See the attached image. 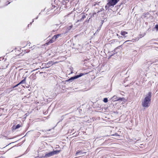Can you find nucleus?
I'll list each match as a JSON object with an SVG mask.
<instances>
[{"label": "nucleus", "mask_w": 158, "mask_h": 158, "mask_svg": "<svg viewBox=\"0 0 158 158\" xmlns=\"http://www.w3.org/2000/svg\"><path fill=\"white\" fill-rule=\"evenodd\" d=\"M152 97V93L149 92L148 94L146 95L145 97L142 101V105L143 107H148L151 103Z\"/></svg>", "instance_id": "nucleus-1"}, {"label": "nucleus", "mask_w": 158, "mask_h": 158, "mask_svg": "<svg viewBox=\"0 0 158 158\" xmlns=\"http://www.w3.org/2000/svg\"><path fill=\"white\" fill-rule=\"evenodd\" d=\"M60 150H55L52 152H51L48 153L46 154L45 156H42L41 157L39 158H48L52 156L58 154L60 152Z\"/></svg>", "instance_id": "nucleus-2"}, {"label": "nucleus", "mask_w": 158, "mask_h": 158, "mask_svg": "<svg viewBox=\"0 0 158 158\" xmlns=\"http://www.w3.org/2000/svg\"><path fill=\"white\" fill-rule=\"evenodd\" d=\"M70 2L69 1L66 2L65 1H63L62 2V5L61 6L60 8L62 9H63L64 8H67L70 7Z\"/></svg>", "instance_id": "nucleus-3"}, {"label": "nucleus", "mask_w": 158, "mask_h": 158, "mask_svg": "<svg viewBox=\"0 0 158 158\" xmlns=\"http://www.w3.org/2000/svg\"><path fill=\"white\" fill-rule=\"evenodd\" d=\"M120 0H108V3L111 6H114V5H116V3L119 1Z\"/></svg>", "instance_id": "nucleus-4"}, {"label": "nucleus", "mask_w": 158, "mask_h": 158, "mask_svg": "<svg viewBox=\"0 0 158 158\" xmlns=\"http://www.w3.org/2000/svg\"><path fill=\"white\" fill-rule=\"evenodd\" d=\"M87 15H85V13H82L81 14L80 17L81 18L77 21V22H82L84 19L86 18Z\"/></svg>", "instance_id": "nucleus-5"}, {"label": "nucleus", "mask_w": 158, "mask_h": 158, "mask_svg": "<svg viewBox=\"0 0 158 158\" xmlns=\"http://www.w3.org/2000/svg\"><path fill=\"white\" fill-rule=\"evenodd\" d=\"M151 15L148 12L146 13H143V14L142 17L143 18L148 19V18H150L151 17Z\"/></svg>", "instance_id": "nucleus-6"}, {"label": "nucleus", "mask_w": 158, "mask_h": 158, "mask_svg": "<svg viewBox=\"0 0 158 158\" xmlns=\"http://www.w3.org/2000/svg\"><path fill=\"white\" fill-rule=\"evenodd\" d=\"M83 75V74L82 73H81L80 74L77 75V76H74L73 77H71L69 80V81H70L72 80H73L75 79H76L78 78H79L81 76H82Z\"/></svg>", "instance_id": "nucleus-7"}, {"label": "nucleus", "mask_w": 158, "mask_h": 158, "mask_svg": "<svg viewBox=\"0 0 158 158\" xmlns=\"http://www.w3.org/2000/svg\"><path fill=\"white\" fill-rule=\"evenodd\" d=\"M58 26V25H54L52 26V28L53 29L52 31V32H54L56 31L58 28H57Z\"/></svg>", "instance_id": "nucleus-8"}, {"label": "nucleus", "mask_w": 158, "mask_h": 158, "mask_svg": "<svg viewBox=\"0 0 158 158\" xmlns=\"http://www.w3.org/2000/svg\"><path fill=\"white\" fill-rule=\"evenodd\" d=\"M121 99V98H118L117 97V96L115 95H114V96H113L112 98V100L113 101H118L120 100Z\"/></svg>", "instance_id": "nucleus-9"}, {"label": "nucleus", "mask_w": 158, "mask_h": 158, "mask_svg": "<svg viewBox=\"0 0 158 158\" xmlns=\"http://www.w3.org/2000/svg\"><path fill=\"white\" fill-rule=\"evenodd\" d=\"M62 35V34H58L56 35H54L53 37H54V39H55L56 40V39L57 38H59L60 37H61Z\"/></svg>", "instance_id": "nucleus-10"}, {"label": "nucleus", "mask_w": 158, "mask_h": 158, "mask_svg": "<svg viewBox=\"0 0 158 158\" xmlns=\"http://www.w3.org/2000/svg\"><path fill=\"white\" fill-rule=\"evenodd\" d=\"M56 40L55 39H54V37H52V39H51L48 42V44H51L52 43L54 42Z\"/></svg>", "instance_id": "nucleus-11"}, {"label": "nucleus", "mask_w": 158, "mask_h": 158, "mask_svg": "<svg viewBox=\"0 0 158 158\" xmlns=\"http://www.w3.org/2000/svg\"><path fill=\"white\" fill-rule=\"evenodd\" d=\"M121 34L122 35H123L124 37H126V35L127 34V32L125 31H122L121 33Z\"/></svg>", "instance_id": "nucleus-12"}, {"label": "nucleus", "mask_w": 158, "mask_h": 158, "mask_svg": "<svg viewBox=\"0 0 158 158\" xmlns=\"http://www.w3.org/2000/svg\"><path fill=\"white\" fill-rule=\"evenodd\" d=\"M84 153L85 152H83V151H78L76 153V156H77L78 155H81L83 154V153Z\"/></svg>", "instance_id": "nucleus-13"}, {"label": "nucleus", "mask_w": 158, "mask_h": 158, "mask_svg": "<svg viewBox=\"0 0 158 158\" xmlns=\"http://www.w3.org/2000/svg\"><path fill=\"white\" fill-rule=\"evenodd\" d=\"M111 6L110 5L108 2L106 6H105V8L106 10H107L109 9V7Z\"/></svg>", "instance_id": "nucleus-14"}, {"label": "nucleus", "mask_w": 158, "mask_h": 158, "mask_svg": "<svg viewBox=\"0 0 158 158\" xmlns=\"http://www.w3.org/2000/svg\"><path fill=\"white\" fill-rule=\"evenodd\" d=\"M26 77H25L24 79L22 80L20 82V84H25L26 83Z\"/></svg>", "instance_id": "nucleus-15"}, {"label": "nucleus", "mask_w": 158, "mask_h": 158, "mask_svg": "<svg viewBox=\"0 0 158 158\" xmlns=\"http://www.w3.org/2000/svg\"><path fill=\"white\" fill-rule=\"evenodd\" d=\"M96 14V13H93V14L92 15H91V14H89V18H92L94 16V15H95Z\"/></svg>", "instance_id": "nucleus-16"}, {"label": "nucleus", "mask_w": 158, "mask_h": 158, "mask_svg": "<svg viewBox=\"0 0 158 158\" xmlns=\"http://www.w3.org/2000/svg\"><path fill=\"white\" fill-rule=\"evenodd\" d=\"M103 101L105 102H108V99L107 98H104Z\"/></svg>", "instance_id": "nucleus-17"}, {"label": "nucleus", "mask_w": 158, "mask_h": 158, "mask_svg": "<svg viewBox=\"0 0 158 158\" xmlns=\"http://www.w3.org/2000/svg\"><path fill=\"white\" fill-rule=\"evenodd\" d=\"M104 10V9L103 8H100V10H99L98 11V12H101V11H103Z\"/></svg>", "instance_id": "nucleus-18"}, {"label": "nucleus", "mask_w": 158, "mask_h": 158, "mask_svg": "<svg viewBox=\"0 0 158 158\" xmlns=\"http://www.w3.org/2000/svg\"><path fill=\"white\" fill-rule=\"evenodd\" d=\"M20 127V125L19 124L17 125L15 127V129H17L19 128Z\"/></svg>", "instance_id": "nucleus-19"}, {"label": "nucleus", "mask_w": 158, "mask_h": 158, "mask_svg": "<svg viewBox=\"0 0 158 158\" xmlns=\"http://www.w3.org/2000/svg\"><path fill=\"white\" fill-rule=\"evenodd\" d=\"M49 64V65L48 66H51L52 65V63L51 62H49L48 63V64Z\"/></svg>", "instance_id": "nucleus-20"}, {"label": "nucleus", "mask_w": 158, "mask_h": 158, "mask_svg": "<svg viewBox=\"0 0 158 158\" xmlns=\"http://www.w3.org/2000/svg\"><path fill=\"white\" fill-rule=\"evenodd\" d=\"M90 18H89L88 20L85 21V22H86L87 23H89V22L90 21Z\"/></svg>", "instance_id": "nucleus-21"}, {"label": "nucleus", "mask_w": 158, "mask_h": 158, "mask_svg": "<svg viewBox=\"0 0 158 158\" xmlns=\"http://www.w3.org/2000/svg\"><path fill=\"white\" fill-rule=\"evenodd\" d=\"M155 27L157 30H158V25H156Z\"/></svg>", "instance_id": "nucleus-22"}, {"label": "nucleus", "mask_w": 158, "mask_h": 158, "mask_svg": "<svg viewBox=\"0 0 158 158\" xmlns=\"http://www.w3.org/2000/svg\"><path fill=\"white\" fill-rule=\"evenodd\" d=\"M117 36H118V38H120V37H122V36H119L118 34H117Z\"/></svg>", "instance_id": "nucleus-23"}, {"label": "nucleus", "mask_w": 158, "mask_h": 158, "mask_svg": "<svg viewBox=\"0 0 158 158\" xmlns=\"http://www.w3.org/2000/svg\"><path fill=\"white\" fill-rule=\"evenodd\" d=\"M131 41V40H127V41H126L125 42V43H126V42H128V41Z\"/></svg>", "instance_id": "nucleus-24"}, {"label": "nucleus", "mask_w": 158, "mask_h": 158, "mask_svg": "<svg viewBox=\"0 0 158 158\" xmlns=\"http://www.w3.org/2000/svg\"><path fill=\"white\" fill-rule=\"evenodd\" d=\"M18 86V85L17 84V85H16L14 87H13V88H15V87H17V86Z\"/></svg>", "instance_id": "nucleus-25"}, {"label": "nucleus", "mask_w": 158, "mask_h": 158, "mask_svg": "<svg viewBox=\"0 0 158 158\" xmlns=\"http://www.w3.org/2000/svg\"><path fill=\"white\" fill-rule=\"evenodd\" d=\"M117 48H115V49H114V52H115V51L117 49Z\"/></svg>", "instance_id": "nucleus-26"}, {"label": "nucleus", "mask_w": 158, "mask_h": 158, "mask_svg": "<svg viewBox=\"0 0 158 158\" xmlns=\"http://www.w3.org/2000/svg\"><path fill=\"white\" fill-rule=\"evenodd\" d=\"M21 84H20V82L17 85H18V86L19 85Z\"/></svg>", "instance_id": "nucleus-27"}, {"label": "nucleus", "mask_w": 158, "mask_h": 158, "mask_svg": "<svg viewBox=\"0 0 158 158\" xmlns=\"http://www.w3.org/2000/svg\"><path fill=\"white\" fill-rule=\"evenodd\" d=\"M34 22V20H33V21H32V22H31V23H30V24H31L32 23V22Z\"/></svg>", "instance_id": "nucleus-28"}, {"label": "nucleus", "mask_w": 158, "mask_h": 158, "mask_svg": "<svg viewBox=\"0 0 158 158\" xmlns=\"http://www.w3.org/2000/svg\"><path fill=\"white\" fill-rule=\"evenodd\" d=\"M69 27H70V28H72V26H70Z\"/></svg>", "instance_id": "nucleus-29"}, {"label": "nucleus", "mask_w": 158, "mask_h": 158, "mask_svg": "<svg viewBox=\"0 0 158 158\" xmlns=\"http://www.w3.org/2000/svg\"><path fill=\"white\" fill-rule=\"evenodd\" d=\"M96 4H94V6H95Z\"/></svg>", "instance_id": "nucleus-30"}, {"label": "nucleus", "mask_w": 158, "mask_h": 158, "mask_svg": "<svg viewBox=\"0 0 158 158\" xmlns=\"http://www.w3.org/2000/svg\"><path fill=\"white\" fill-rule=\"evenodd\" d=\"M38 16H37L36 17V18H35V19H38Z\"/></svg>", "instance_id": "nucleus-31"}, {"label": "nucleus", "mask_w": 158, "mask_h": 158, "mask_svg": "<svg viewBox=\"0 0 158 158\" xmlns=\"http://www.w3.org/2000/svg\"><path fill=\"white\" fill-rule=\"evenodd\" d=\"M103 22L102 21V24H103Z\"/></svg>", "instance_id": "nucleus-32"}]
</instances>
